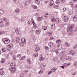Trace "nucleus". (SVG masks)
I'll return each instance as SVG.
<instances>
[{
	"label": "nucleus",
	"instance_id": "28",
	"mask_svg": "<svg viewBox=\"0 0 77 77\" xmlns=\"http://www.w3.org/2000/svg\"><path fill=\"white\" fill-rule=\"evenodd\" d=\"M11 47L9 45L7 46V49L8 50V51H9L10 50H11Z\"/></svg>",
	"mask_w": 77,
	"mask_h": 77
},
{
	"label": "nucleus",
	"instance_id": "44",
	"mask_svg": "<svg viewBox=\"0 0 77 77\" xmlns=\"http://www.w3.org/2000/svg\"><path fill=\"white\" fill-rule=\"evenodd\" d=\"M56 21L57 23H59V19L58 18H56Z\"/></svg>",
	"mask_w": 77,
	"mask_h": 77
},
{
	"label": "nucleus",
	"instance_id": "6",
	"mask_svg": "<svg viewBox=\"0 0 77 77\" xmlns=\"http://www.w3.org/2000/svg\"><path fill=\"white\" fill-rule=\"evenodd\" d=\"M46 67V64L45 63H43L40 66V67L42 70H43Z\"/></svg>",
	"mask_w": 77,
	"mask_h": 77
},
{
	"label": "nucleus",
	"instance_id": "64",
	"mask_svg": "<svg viewBox=\"0 0 77 77\" xmlns=\"http://www.w3.org/2000/svg\"><path fill=\"white\" fill-rule=\"evenodd\" d=\"M77 48V45H76L75 46L73 47V49H75V48Z\"/></svg>",
	"mask_w": 77,
	"mask_h": 77
},
{
	"label": "nucleus",
	"instance_id": "60",
	"mask_svg": "<svg viewBox=\"0 0 77 77\" xmlns=\"http://www.w3.org/2000/svg\"><path fill=\"white\" fill-rule=\"evenodd\" d=\"M60 2V1L59 0H57L55 2V3H57V4H59Z\"/></svg>",
	"mask_w": 77,
	"mask_h": 77
},
{
	"label": "nucleus",
	"instance_id": "57",
	"mask_svg": "<svg viewBox=\"0 0 77 77\" xmlns=\"http://www.w3.org/2000/svg\"><path fill=\"white\" fill-rule=\"evenodd\" d=\"M17 57H20V58H21V54H18L17 55Z\"/></svg>",
	"mask_w": 77,
	"mask_h": 77
},
{
	"label": "nucleus",
	"instance_id": "21",
	"mask_svg": "<svg viewBox=\"0 0 77 77\" xmlns=\"http://www.w3.org/2000/svg\"><path fill=\"white\" fill-rule=\"evenodd\" d=\"M77 20V16H75L73 18V20L74 21H75Z\"/></svg>",
	"mask_w": 77,
	"mask_h": 77
},
{
	"label": "nucleus",
	"instance_id": "62",
	"mask_svg": "<svg viewBox=\"0 0 77 77\" xmlns=\"http://www.w3.org/2000/svg\"><path fill=\"white\" fill-rule=\"evenodd\" d=\"M57 57H55L54 58L53 60L54 61H55V62H56V61L57 60Z\"/></svg>",
	"mask_w": 77,
	"mask_h": 77
},
{
	"label": "nucleus",
	"instance_id": "56",
	"mask_svg": "<svg viewBox=\"0 0 77 77\" xmlns=\"http://www.w3.org/2000/svg\"><path fill=\"white\" fill-rule=\"evenodd\" d=\"M2 50L3 52H6V49L5 48H2Z\"/></svg>",
	"mask_w": 77,
	"mask_h": 77
},
{
	"label": "nucleus",
	"instance_id": "13",
	"mask_svg": "<svg viewBox=\"0 0 77 77\" xmlns=\"http://www.w3.org/2000/svg\"><path fill=\"white\" fill-rule=\"evenodd\" d=\"M10 66H12V67H15V62H13L11 64Z\"/></svg>",
	"mask_w": 77,
	"mask_h": 77
},
{
	"label": "nucleus",
	"instance_id": "39",
	"mask_svg": "<svg viewBox=\"0 0 77 77\" xmlns=\"http://www.w3.org/2000/svg\"><path fill=\"white\" fill-rule=\"evenodd\" d=\"M23 5L25 7H26V6H27V2H23Z\"/></svg>",
	"mask_w": 77,
	"mask_h": 77
},
{
	"label": "nucleus",
	"instance_id": "34",
	"mask_svg": "<svg viewBox=\"0 0 77 77\" xmlns=\"http://www.w3.org/2000/svg\"><path fill=\"white\" fill-rule=\"evenodd\" d=\"M73 14V11L72 10L70 11H69V15H71Z\"/></svg>",
	"mask_w": 77,
	"mask_h": 77
},
{
	"label": "nucleus",
	"instance_id": "12",
	"mask_svg": "<svg viewBox=\"0 0 77 77\" xmlns=\"http://www.w3.org/2000/svg\"><path fill=\"white\" fill-rule=\"evenodd\" d=\"M32 24H33V26L35 29L37 28V26H36V24L34 20H33V23Z\"/></svg>",
	"mask_w": 77,
	"mask_h": 77
},
{
	"label": "nucleus",
	"instance_id": "18",
	"mask_svg": "<svg viewBox=\"0 0 77 77\" xmlns=\"http://www.w3.org/2000/svg\"><path fill=\"white\" fill-rule=\"evenodd\" d=\"M0 74L2 76V75H3L5 74V72H4V71L3 70H2L0 72Z\"/></svg>",
	"mask_w": 77,
	"mask_h": 77
},
{
	"label": "nucleus",
	"instance_id": "49",
	"mask_svg": "<svg viewBox=\"0 0 77 77\" xmlns=\"http://www.w3.org/2000/svg\"><path fill=\"white\" fill-rule=\"evenodd\" d=\"M49 33V36H52V35H53V33L52 32H48Z\"/></svg>",
	"mask_w": 77,
	"mask_h": 77
},
{
	"label": "nucleus",
	"instance_id": "46",
	"mask_svg": "<svg viewBox=\"0 0 77 77\" xmlns=\"http://www.w3.org/2000/svg\"><path fill=\"white\" fill-rule=\"evenodd\" d=\"M63 65L64 66L65 68H66V66H67V65L66 63H64L63 64Z\"/></svg>",
	"mask_w": 77,
	"mask_h": 77
},
{
	"label": "nucleus",
	"instance_id": "42",
	"mask_svg": "<svg viewBox=\"0 0 77 77\" xmlns=\"http://www.w3.org/2000/svg\"><path fill=\"white\" fill-rule=\"evenodd\" d=\"M63 55V52H60V54L59 56H62Z\"/></svg>",
	"mask_w": 77,
	"mask_h": 77
},
{
	"label": "nucleus",
	"instance_id": "7",
	"mask_svg": "<svg viewBox=\"0 0 77 77\" xmlns=\"http://www.w3.org/2000/svg\"><path fill=\"white\" fill-rule=\"evenodd\" d=\"M65 59L67 60H69L70 61V60H72V57L70 56H67L66 57Z\"/></svg>",
	"mask_w": 77,
	"mask_h": 77
},
{
	"label": "nucleus",
	"instance_id": "10",
	"mask_svg": "<svg viewBox=\"0 0 77 77\" xmlns=\"http://www.w3.org/2000/svg\"><path fill=\"white\" fill-rule=\"evenodd\" d=\"M21 41L22 43H24V44H26V38H22L21 39Z\"/></svg>",
	"mask_w": 77,
	"mask_h": 77
},
{
	"label": "nucleus",
	"instance_id": "50",
	"mask_svg": "<svg viewBox=\"0 0 77 77\" xmlns=\"http://www.w3.org/2000/svg\"><path fill=\"white\" fill-rule=\"evenodd\" d=\"M70 5L72 8H74V7H75V5H74V4H72V3H71L70 4Z\"/></svg>",
	"mask_w": 77,
	"mask_h": 77
},
{
	"label": "nucleus",
	"instance_id": "47",
	"mask_svg": "<svg viewBox=\"0 0 77 77\" xmlns=\"http://www.w3.org/2000/svg\"><path fill=\"white\" fill-rule=\"evenodd\" d=\"M47 15H48V13H46L44 15L45 17L47 18Z\"/></svg>",
	"mask_w": 77,
	"mask_h": 77
},
{
	"label": "nucleus",
	"instance_id": "45",
	"mask_svg": "<svg viewBox=\"0 0 77 77\" xmlns=\"http://www.w3.org/2000/svg\"><path fill=\"white\" fill-rule=\"evenodd\" d=\"M44 72H43V71L42 70H40L38 72V74H42V73H43Z\"/></svg>",
	"mask_w": 77,
	"mask_h": 77
},
{
	"label": "nucleus",
	"instance_id": "17",
	"mask_svg": "<svg viewBox=\"0 0 77 77\" xmlns=\"http://www.w3.org/2000/svg\"><path fill=\"white\" fill-rule=\"evenodd\" d=\"M14 2L16 5L18 4L19 2V0H14Z\"/></svg>",
	"mask_w": 77,
	"mask_h": 77
},
{
	"label": "nucleus",
	"instance_id": "9",
	"mask_svg": "<svg viewBox=\"0 0 77 77\" xmlns=\"http://www.w3.org/2000/svg\"><path fill=\"white\" fill-rule=\"evenodd\" d=\"M72 53V54H71ZM69 54H71V55L72 56H74V55H75V53L72 51H70L69 52Z\"/></svg>",
	"mask_w": 77,
	"mask_h": 77
},
{
	"label": "nucleus",
	"instance_id": "19",
	"mask_svg": "<svg viewBox=\"0 0 77 77\" xmlns=\"http://www.w3.org/2000/svg\"><path fill=\"white\" fill-rule=\"evenodd\" d=\"M57 44H60L61 43V40H58L56 41Z\"/></svg>",
	"mask_w": 77,
	"mask_h": 77
},
{
	"label": "nucleus",
	"instance_id": "55",
	"mask_svg": "<svg viewBox=\"0 0 77 77\" xmlns=\"http://www.w3.org/2000/svg\"><path fill=\"white\" fill-rule=\"evenodd\" d=\"M45 49L46 50H48V47L47 46H46L45 48Z\"/></svg>",
	"mask_w": 77,
	"mask_h": 77
},
{
	"label": "nucleus",
	"instance_id": "2",
	"mask_svg": "<svg viewBox=\"0 0 77 77\" xmlns=\"http://www.w3.org/2000/svg\"><path fill=\"white\" fill-rule=\"evenodd\" d=\"M2 41L5 44H9V43L10 42V40H9V39H8L7 38L3 39Z\"/></svg>",
	"mask_w": 77,
	"mask_h": 77
},
{
	"label": "nucleus",
	"instance_id": "15",
	"mask_svg": "<svg viewBox=\"0 0 77 77\" xmlns=\"http://www.w3.org/2000/svg\"><path fill=\"white\" fill-rule=\"evenodd\" d=\"M62 45L60 44L58 46V50H61L62 49Z\"/></svg>",
	"mask_w": 77,
	"mask_h": 77
},
{
	"label": "nucleus",
	"instance_id": "33",
	"mask_svg": "<svg viewBox=\"0 0 77 77\" xmlns=\"http://www.w3.org/2000/svg\"><path fill=\"white\" fill-rule=\"evenodd\" d=\"M9 23L8 22H7L5 23V26L6 27H8V26H9Z\"/></svg>",
	"mask_w": 77,
	"mask_h": 77
},
{
	"label": "nucleus",
	"instance_id": "20",
	"mask_svg": "<svg viewBox=\"0 0 77 77\" xmlns=\"http://www.w3.org/2000/svg\"><path fill=\"white\" fill-rule=\"evenodd\" d=\"M51 29H54L55 28V25L54 24H52L51 25Z\"/></svg>",
	"mask_w": 77,
	"mask_h": 77
},
{
	"label": "nucleus",
	"instance_id": "27",
	"mask_svg": "<svg viewBox=\"0 0 77 77\" xmlns=\"http://www.w3.org/2000/svg\"><path fill=\"white\" fill-rule=\"evenodd\" d=\"M51 21L53 23H55V22H56V19L55 18H54L52 19H51Z\"/></svg>",
	"mask_w": 77,
	"mask_h": 77
},
{
	"label": "nucleus",
	"instance_id": "14",
	"mask_svg": "<svg viewBox=\"0 0 77 77\" xmlns=\"http://www.w3.org/2000/svg\"><path fill=\"white\" fill-rule=\"evenodd\" d=\"M49 47H50V48H49L48 49H51V46L53 45V43L51 42L48 43Z\"/></svg>",
	"mask_w": 77,
	"mask_h": 77
},
{
	"label": "nucleus",
	"instance_id": "48",
	"mask_svg": "<svg viewBox=\"0 0 77 77\" xmlns=\"http://www.w3.org/2000/svg\"><path fill=\"white\" fill-rule=\"evenodd\" d=\"M54 39H55V38H53L52 37H50L49 40L50 41H52V40H54Z\"/></svg>",
	"mask_w": 77,
	"mask_h": 77
},
{
	"label": "nucleus",
	"instance_id": "25",
	"mask_svg": "<svg viewBox=\"0 0 77 77\" xmlns=\"http://www.w3.org/2000/svg\"><path fill=\"white\" fill-rule=\"evenodd\" d=\"M70 45L69 44H68V42H66L65 43V45H66V47H69Z\"/></svg>",
	"mask_w": 77,
	"mask_h": 77
},
{
	"label": "nucleus",
	"instance_id": "32",
	"mask_svg": "<svg viewBox=\"0 0 77 77\" xmlns=\"http://www.w3.org/2000/svg\"><path fill=\"white\" fill-rule=\"evenodd\" d=\"M12 59L14 61H15L17 60V57L15 56H14L13 58H12Z\"/></svg>",
	"mask_w": 77,
	"mask_h": 77
},
{
	"label": "nucleus",
	"instance_id": "1",
	"mask_svg": "<svg viewBox=\"0 0 77 77\" xmlns=\"http://www.w3.org/2000/svg\"><path fill=\"white\" fill-rule=\"evenodd\" d=\"M74 28V25L72 24L69 26L67 27V32H70Z\"/></svg>",
	"mask_w": 77,
	"mask_h": 77
},
{
	"label": "nucleus",
	"instance_id": "30",
	"mask_svg": "<svg viewBox=\"0 0 77 77\" xmlns=\"http://www.w3.org/2000/svg\"><path fill=\"white\" fill-rule=\"evenodd\" d=\"M63 59V56H61L60 58V61H62Z\"/></svg>",
	"mask_w": 77,
	"mask_h": 77
},
{
	"label": "nucleus",
	"instance_id": "23",
	"mask_svg": "<svg viewBox=\"0 0 77 77\" xmlns=\"http://www.w3.org/2000/svg\"><path fill=\"white\" fill-rule=\"evenodd\" d=\"M12 68H13V67H10L9 68V70L11 71V73H12V72L14 71V70H12Z\"/></svg>",
	"mask_w": 77,
	"mask_h": 77
},
{
	"label": "nucleus",
	"instance_id": "35",
	"mask_svg": "<svg viewBox=\"0 0 77 77\" xmlns=\"http://www.w3.org/2000/svg\"><path fill=\"white\" fill-rule=\"evenodd\" d=\"M59 6V5H55L54 6V8L55 9H58Z\"/></svg>",
	"mask_w": 77,
	"mask_h": 77
},
{
	"label": "nucleus",
	"instance_id": "41",
	"mask_svg": "<svg viewBox=\"0 0 77 77\" xmlns=\"http://www.w3.org/2000/svg\"><path fill=\"white\" fill-rule=\"evenodd\" d=\"M32 8H33L34 9H37V8H38V7H37V6H36V5H32Z\"/></svg>",
	"mask_w": 77,
	"mask_h": 77
},
{
	"label": "nucleus",
	"instance_id": "58",
	"mask_svg": "<svg viewBox=\"0 0 77 77\" xmlns=\"http://www.w3.org/2000/svg\"><path fill=\"white\" fill-rule=\"evenodd\" d=\"M4 33H5V32L4 31L0 32V35H3Z\"/></svg>",
	"mask_w": 77,
	"mask_h": 77
},
{
	"label": "nucleus",
	"instance_id": "16",
	"mask_svg": "<svg viewBox=\"0 0 77 77\" xmlns=\"http://www.w3.org/2000/svg\"><path fill=\"white\" fill-rule=\"evenodd\" d=\"M32 20L30 21L29 20L28 22V23L29 24H33V21H32Z\"/></svg>",
	"mask_w": 77,
	"mask_h": 77
},
{
	"label": "nucleus",
	"instance_id": "3",
	"mask_svg": "<svg viewBox=\"0 0 77 77\" xmlns=\"http://www.w3.org/2000/svg\"><path fill=\"white\" fill-rule=\"evenodd\" d=\"M54 5V1L53 0H51L49 3V8H52Z\"/></svg>",
	"mask_w": 77,
	"mask_h": 77
},
{
	"label": "nucleus",
	"instance_id": "26",
	"mask_svg": "<svg viewBox=\"0 0 77 77\" xmlns=\"http://www.w3.org/2000/svg\"><path fill=\"white\" fill-rule=\"evenodd\" d=\"M20 42V38L19 37H17L16 38V42L17 43H19Z\"/></svg>",
	"mask_w": 77,
	"mask_h": 77
},
{
	"label": "nucleus",
	"instance_id": "59",
	"mask_svg": "<svg viewBox=\"0 0 77 77\" xmlns=\"http://www.w3.org/2000/svg\"><path fill=\"white\" fill-rule=\"evenodd\" d=\"M38 56V54L37 53H36L35 54H34V56L35 57H37V56Z\"/></svg>",
	"mask_w": 77,
	"mask_h": 77
},
{
	"label": "nucleus",
	"instance_id": "63",
	"mask_svg": "<svg viewBox=\"0 0 77 77\" xmlns=\"http://www.w3.org/2000/svg\"><path fill=\"white\" fill-rule=\"evenodd\" d=\"M5 62V59H3L1 61V62L3 63H4V62Z\"/></svg>",
	"mask_w": 77,
	"mask_h": 77
},
{
	"label": "nucleus",
	"instance_id": "24",
	"mask_svg": "<svg viewBox=\"0 0 77 77\" xmlns=\"http://www.w3.org/2000/svg\"><path fill=\"white\" fill-rule=\"evenodd\" d=\"M15 31L16 33H17V35H18V34H19V31H18V29H15Z\"/></svg>",
	"mask_w": 77,
	"mask_h": 77
},
{
	"label": "nucleus",
	"instance_id": "11",
	"mask_svg": "<svg viewBox=\"0 0 77 77\" xmlns=\"http://www.w3.org/2000/svg\"><path fill=\"white\" fill-rule=\"evenodd\" d=\"M42 18L43 17H38L37 20V21H41L42 20Z\"/></svg>",
	"mask_w": 77,
	"mask_h": 77
},
{
	"label": "nucleus",
	"instance_id": "5",
	"mask_svg": "<svg viewBox=\"0 0 77 77\" xmlns=\"http://www.w3.org/2000/svg\"><path fill=\"white\" fill-rule=\"evenodd\" d=\"M4 24H5V23H3V21L2 20L0 19V27H4Z\"/></svg>",
	"mask_w": 77,
	"mask_h": 77
},
{
	"label": "nucleus",
	"instance_id": "22",
	"mask_svg": "<svg viewBox=\"0 0 77 77\" xmlns=\"http://www.w3.org/2000/svg\"><path fill=\"white\" fill-rule=\"evenodd\" d=\"M39 60L40 61H42L44 60V57H43L42 56H41L39 57Z\"/></svg>",
	"mask_w": 77,
	"mask_h": 77
},
{
	"label": "nucleus",
	"instance_id": "54",
	"mask_svg": "<svg viewBox=\"0 0 77 77\" xmlns=\"http://www.w3.org/2000/svg\"><path fill=\"white\" fill-rule=\"evenodd\" d=\"M19 44L20 46H24V44L22 42H20L19 43Z\"/></svg>",
	"mask_w": 77,
	"mask_h": 77
},
{
	"label": "nucleus",
	"instance_id": "53",
	"mask_svg": "<svg viewBox=\"0 0 77 77\" xmlns=\"http://www.w3.org/2000/svg\"><path fill=\"white\" fill-rule=\"evenodd\" d=\"M3 20H4V21H5V22H6V21H7V19H6V18L5 17L3 18Z\"/></svg>",
	"mask_w": 77,
	"mask_h": 77
},
{
	"label": "nucleus",
	"instance_id": "43",
	"mask_svg": "<svg viewBox=\"0 0 77 77\" xmlns=\"http://www.w3.org/2000/svg\"><path fill=\"white\" fill-rule=\"evenodd\" d=\"M55 51L57 55H58V54H59V51H58V50H56Z\"/></svg>",
	"mask_w": 77,
	"mask_h": 77
},
{
	"label": "nucleus",
	"instance_id": "31",
	"mask_svg": "<svg viewBox=\"0 0 77 77\" xmlns=\"http://www.w3.org/2000/svg\"><path fill=\"white\" fill-rule=\"evenodd\" d=\"M27 62L29 63V64H31V61H30V59H28L27 60Z\"/></svg>",
	"mask_w": 77,
	"mask_h": 77
},
{
	"label": "nucleus",
	"instance_id": "29",
	"mask_svg": "<svg viewBox=\"0 0 77 77\" xmlns=\"http://www.w3.org/2000/svg\"><path fill=\"white\" fill-rule=\"evenodd\" d=\"M4 13V11L3 10H0V15H3V14Z\"/></svg>",
	"mask_w": 77,
	"mask_h": 77
},
{
	"label": "nucleus",
	"instance_id": "37",
	"mask_svg": "<svg viewBox=\"0 0 77 77\" xmlns=\"http://www.w3.org/2000/svg\"><path fill=\"white\" fill-rule=\"evenodd\" d=\"M42 29L44 30H47V27L46 26H42Z\"/></svg>",
	"mask_w": 77,
	"mask_h": 77
},
{
	"label": "nucleus",
	"instance_id": "52",
	"mask_svg": "<svg viewBox=\"0 0 77 77\" xmlns=\"http://www.w3.org/2000/svg\"><path fill=\"white\" fill-rule=\"evenodd\" d=\"M24 58H25V56H23L20 59V60H22L24 59Z\"/></svg>",
	"mask_w": 77,
	"mask_h": 77
},
{
	"label": "nucleus",
	"instance_id": "4",
	"mask_svg": "<svg viewBox=\"0 0 77 77\" xmlns=\"http://www.w3.org/2000/svg\"><path fill=\"white\" fill-rule=\"evenodd\" d=\"M63 20L64 22H68L69 20V17L66 16H64V17L63 18Z\"/></svg>",
	"mask_w": 77,
	"mask_h": 77
},
{
	"label": "nucleus",
	"instance_id": "8",
	"mask_svg": "<svg viewBox=\"0 0 77 77\" xmlns=\"http://www.w3.org/2000/svg\"><path fill=\"white\" fill-rule=\"evenodd\" d=\"M40 50V48L38 47H37L35 48V52H36V53H38V51H39Z\"/></svg>",
	"mask_w": 77,
	"mask_h": 77
},
{
	"label": "nucleus",
	"instance_id": "38",
	"mask_svg": "<svg viewBox=\"0 0 77 77\" xmlns=\"http://www.w3.org/2000/svg\"><path fill=\"white\" fill-rule=\"evenodd\" d=\"M35 32L36 34H39V33H40V31L39 30H37L35 31Z\"/></svg>",
	"mask_w": 77,
	"mask_h": 77
},
{
	"label": "nucleus",
	"instance_id": "51",
	"mask_svg": "<svg viewBox=\"0 0 77 77\" xmlns=\"http://www.w3.org/2000/svg\"><path fill=\"white\" fill-rule=\"evenodd\" d=\"M52 70H53V72H55V71L57 70V69L55 68H52Z\"/></svg>",
	"mask_w": 77,
	"mask_h": 77
},
{
	"label": "nucleus",
	"instance_id": "61",
	"mask_svg": "<svg viewBox=\"0 0 77 77\" xmlns=\"http://www.w3.org/2000/svg\"><path fill=\"white\" fill-rule=\"evenodd\" d=\"M8 46H9L11 48H13V44H10L9 45H8Z\"/></svg>",
	"mask_w": 77,
	"mask_h": 77
},
{
	"label": "nucleus",
	"instance_id": "36",
	"mask_svg": "<svg viewBox=\"0 0 77 77\" xmlns=\"http://www.w3.org/2000/svg\"><path fill=\"white\" fill-rule=\"evenodd\" d=\"M20 10L18 8H16L15 10V12L17 13H18V12H20Z\"/></svg>",
	"mask_w": 77,
	"mask_h": 77
},
{
	"label": "nucleus",
	"instance_id": "40",
	"mask_svg": "<svg viewBox=\"0 0 77 77\" xmlns=\"http://www.w3.org/2000/svg\"><path fill=\"white\" fill-rule=\"evenodd\" d=\"M35 3L36 4H39L40 3V2L38 0H36L35 1Z\"/></svg>",
	"mask_w": 77,
	"mask_h": 77
}]
</instances>
